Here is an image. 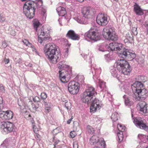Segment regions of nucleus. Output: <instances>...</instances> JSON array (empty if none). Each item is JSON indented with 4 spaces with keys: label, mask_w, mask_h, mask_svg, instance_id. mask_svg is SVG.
<instances>
[{
    "label": "nucleus",
    "mask_w": 148,
    "mask_h": 148,
    "mask_svg": "<svg viewBox=\"0 0 148 148\" xmlns=\"http://www.w3.org/2000/svg\"><path fill=\"white\" fill-rule=\"evenodd\" d=\"M46 112H49L51 111V107L50 106L46 107H45Z\"/></svg>",
    "instance_id": "nucleus-42"
},
{
    "label": "nucleus",
    "mask_w": 148,
    "mask_h": 148,
    "mask_svg": "<svg viewBox=\"0 0 148 148\" xmlns=\"http://www.w3.org/2000/svg\"><path fill=\"white\" fill-rule=\"evenodd\" d=\"M90 103H91L90 107V112H91L94 113L101 108V102L96 98L92 100Z\"/></svg>",
    "instance_id": "nucleus-13"
},
{
    "label": "nucleus",
    "mask_w": 148,
    "mask_h": 148,
    "mask_svg": "<svg viewBox=\"0 0 148 148\" xmlns=\"http://www.w3.org/2000/svg\"><path fill=\"white\" fill-rule=\"evenodd\" d=\"M30 47L32 48V50L33 51H35L36 52V50L34 46L32 45V47Z\"/></svg>",
    "instance_id": "nucleus-47"
},
{
    "label": "nucleus",
    "mask_w": 148,
    "mask_h": 148,
    "mask_svg": "<svg viewBox=\"0 0 148 148\" xmlns=\"http://www.w3.org/2000/svg\"><path fill=\"white\" fill-rule=\"evenodd\" d=\"M114 0L115 1H118V0Z\"/></svg>",
    "instance_id": "nucleus-58"
},
{
    "label": "nucleus",
    "mask_w": 148,
    "mask_h": 148,
    "mask_svg": "<svg viewBox=\"0 0 148 148\" xmlns=\"http://www.w3.org/2000/svg\"><path fill=\"white\" fill-rule=\"evenodd\" d=\"M66 36L73 40H78L79 39V36L73 30H69L66 35Z\"/></svg>",
    "instance_id": "nucleus-20"
},
{
    "label": "nucleus",
    "mask_w": 148,
    "mask_h": 148,
    "mask_svg": "<svg viewBox=\"0 0 148 148\" xmlns=\"http://www.w3.org/2000/svg\"><path fill=\"white\" fill-rule=\"evenodd\" d=\"M51 40L52 39L50 35L48 33L43 38L41 37V38H38V41L41 44L42 42L44 43L45 42H48Z\"/></svg>",
    "instance_id": "nucleus-22"
},
{
    "label": "nucleus",
    "mask_w": 148,
    "mask_h": 148,
    "mask_svg": "<svg viewBox=\"0 0 148 148\" xmlns=\"http://www.w3.org/2000/svg\"><path fill=\"white\" fill-rule=\"evenodd\" d=\"M8 46V44L5 41H4L2 42V46L3 48H5Z\"/></svg>",
    "instance_id": "nucleus-41"
},
{
    "label": "nucleus",
    "mask_w": 148,
    "mask_h": 148,
    "mask_svg": "<svg viewBox=\"0 0 148 148\" xmlns=\"http://www.w3.org/2000/svg\"><path fill=\"white\" fill-rule=\"evenodd\" d=\"M41 99L44 101L47 98V95L44 92H42L41 94Z\"/></svg>",
    "instance_id": "nucleus-38"
},
{
    "label": "nucleus",
    "mask_w": 148,
    "mask_h": 148,
    "mask_svg": "<svg viewBox=\"0 0 148 148\" xmlns=\"http://www.w3.org/2000/svg\"><path fill=\"white\" fill-rule=\"evenodd\" d=\"M102 34L105 39L108 40L116 41L117 40L118 38L115 29L112 27L104 28L103 30Z\"/></svg>",
    "instance_id": "nucleus-6"
},
{
    "label": "nucleus",
    "mask_w": 148,
    "mask_h": 148,
    "mask_svg": "<svg viewBox=\"0 0 148 148\" xmlns=\"http://www.w3.org/2000/svg\"><path fill=\"white\" fill-rule=\"evenodd\" d=\"M32 128L33 130V131L36 134L38 133L39 131V129L36 127L35 125H33L32 126Z\"/></svg>",
    "instance_id": "nucleus-36"
},
{
    "label": "nucleus",
    "mask_w": 148,
    "mask_h": 148,
    "mask_svg": "<svg viewBox=\"0 0 148 148\" xmlns=\"http://www.w3.org/2000/svg\"><path fill=\"white\" fill-rule=\"evenodd\" d=\"M119 115L116 112H114L113 113L111 116V119L114 121H116L118 120V117Z\"/></svg>",
    "instance_id": "nucleus-26"
},
{
    "label": "nucleus",
    "mask_w": 148,
    "mask_h": 148,
    "mask_svg": "<svg viewBox=\"0 0 148 148\" xmlns=\"http://www.w3.org/2000/svg\"><path fill=\"white\" fill-rule=\"evenodd\" d=\"M33 25L34 28L36 31H37V28L40 25V23L39 21L36 19H35L33 20Z\"/></svg>",
    "instance_id": "nucleus-25"
},
{
    "label": "nucleus",
    "mask_w": 148,
    "mask_h": 148,
    "mask_svg": "<svg viewBox=\"0 0 148 148\" xmlns=\"http://www.w3.org/2000/svg\"><path fill=\"white\" fill-rule=\"evenodd\" d=\"M97 94L95 89L92 86H88L84 92L82 97V100L83 102L90 103L93 98Z\"/></svg>",
    "instance_id": "nucleus-5"
},
{
    "label": "nucleus",
    "mask_w": 148,
    "mask_h": 148,
    "mask_svg": "<svg viewBox=\"0 0 148 148\" xmlns=\"http://www.w3.org/2000/svg\"><path fill=\"white\" fill-rule=\"evenodd\" d=\"M147 31H148V30Z\"/></svg>",
    "instance_id": "nucleus-64"
},
{
    "label": "nucleus",
    "mask_w": 148,
    "mask_h": 148,
    "mask_svg": "<svg viewBox=\"0 0 148 148\" xmlns=\"http://www.w3.org/2000/svg\"><path fill=\"white\" fill-rule=\"evenodd\" d=\"M133 85L136 89L134 93V98L136 101H140L144 98V96L147 93V90L143 87V84L140 82H136Z\"/></svg>",
    "instance_id": "nucleus-2"
},
{
    "label": "nucleus",
    "mask_w": 148,
    "mask_h": 148,
    "mask_svg": "<svg viewBox=\"0 0 148 148\" xmlns=\"http://www.w3.org/2000/svg\"><path fill=\"white\" fill-rule=\"evenodd\" d=\"M14 127V125L10 122H3L1 126L2 132L4 134H7L13 131Z\"/></svg>",
    "instance_id": "nucleus-10"
},
{
    "label": "nucleus",
    "mask_w": 148,
    "mask_h": 148,
    "mask_svg": "<svg viewBox=\"0 0 148 148\" xmlns=\"http://www.w3.org/2000/svg\"><path fill=\"white\" fill-rule=\"evenodd\" d=\"M4 61L5 64H7L9 62L10 60L9 59H6L5 58L4 59Z\"/></svg>",
    "instance_id": "nucleus-43"
},
{
    "label": "nucleus",
    "mask_w": 148,
    "mask_h": 148,
    "mask_svg": "<svg viewBox=\"0 0 148 148\" xmlns=\"http://www.w3.org/2000/svg\"><path fill=\"white\" fill-rule=\"evenodd\" d=\"M65 62H61L59 63L58 66V68L61 69L59 71V73L60 74V81L63 83H66L68 81V80L66 78V75L65 73L67 72L64 69L68 68V65H66L65 64Z\"/></svg>",
    "instance_id": "nucleus-7"
},
{
    "label": "nucleus",
    "mask_w": 148,
    "mask_h": 148,
    "mask_svg": "<svg viewBox=\"0 0 148 148\" xmlns=\"http://www.w3.org/2000/svg\"><path fill=\"white\" fill-rule=\"evenodd\" d=\"M69 49L68 48H67V49H66V52L67 53H68L69 52V50H68Z\"/></svg>",
    "instance_id": "nucleus-55"
},
{
    "label": "nucleus",
    "mask_w": 148,
    "mask_h": 148,
    "mask_svg": "<svg viewBox=\"0 0 148 148\" xmlns=\"http://www.w3.org/2000/svg\"><path fill=\"white\" fill-rule=\"evenodd\" d=\"M117 128L120 132H124L125 131L126 127L125 126L121 124H118L117 125Z\"/></svg>",
    "instance_id": "nucleus-28"
},
{
    "label": "nucleus",
    "mask_w": 148,
    "mask_h": 148,
    "mask_svg": "<svg viewBox=\"0 0 148 148\" xmlns=\"http://www.w3.org/2000/svg\"><path fill=\"white\" fill-rule=\"evenodd\" d=\"M63 40H64V41L66 42L67 43L66 45V46L67 47H70V46L71 45V44H68V40L66 39H63Z\"/></svg>",
    "instance_id": "nucleus-44"
},
{
    "label": "nucleus",
    "mask_w": 148,
    "mask_h": 148,
    "mask_svg": "<svg viewBox=\"0 0 148 148\" xmlns=\"http://www.w3.org/2000/svg\"><path fill=\"white\" fill-rule=\"evenodd\" d=\"M99 86L100 88H104L106 86V83L105 82L99 81Z\"/></svg>",
    "instance_id": "nucleus-37"
},
{
    "label": "nucleus",
    "mask_w": 148,
    "mask_h": 148,
    "mask_svg": "<svg viewBox=\"0 0 148 148\" xmlns=\"http://www.w3.org/2000/svg\"><path fill=\"white\" fill-rule=\"evenodd\" d=\"M35 3L33 1H28L25 3L24 5L23 11L26 16L29 18H33L35 11L34 8Z\"/></svg>",
    "instance_id": "nucleus-4"
},
{
    "label": "nucleus",
    "mask_w": 148,
    "mask_h": 148,
    "mask_svg": "<svg viewBox=\"0 0 148 148\" xmlns=\"http://www.w3.org/2000/svg\"><path fill=\"white\" fill-rule=\"evenodd\" d=\"M78 2H83L84 0H76Z\"/></svg>",
    "instance_id": "nucleus-53"
},
{
    "label": "nucleus",
    "mask_w": 148,
    "mask_h": 148,
    "mask_svg": "<svg viewBox=\"0 0 148 148\" xmlns=\"http://www.w3.org/2000/svg\"><path fill=\"white\" fill-rule=\"evenodd\" d=\"M3 99L0 97V118L3 119L9 120L12 119L13 116V112L10 110L1 111V108L3 105Z\"/></svg>",
    "instance_id": "nucleus-8"
},
{
    "label": "nucleus",
    "mask_w": 148,
    "mask_h": 148,
    "mask_svg": "<svg viewBox=\"0 0 148 148\" xmlns=\"http://www.w3.org/2000/svg\"><path fill=\"white\" fill-rule=\"evenodd\" d=\"M22 42L26 46H27L28 47H32V44L30 43L28 40L25 39H23L22 40Z\"/></svg>",
    "instance_id": "nucleus-31"
},
{
    "label": "nucleus",
    "mask_w": 148,
    "mask_h": 148,
    "mask_svg": "<svg viewBox=\"0 0 148 148\" xmlns=\"http://www.w3.org/2000/svg\"><path fill=\"white\" fill-rule=\"evenodd\" d=\"M6 20V18L5 17L2 15L1 14L0 16V21L1 23H3Z\"/></svg>",
    "instance_id": "nucleus-39"
},
{
    "label": "nucleus",
    "mask_w": 148,
    "mask_h": 148,
    "mask_svg": "<svg viewBox=\"0 0 148 148\" xmlns=\"http://www.w3.org/2000/svg\"><path fill=\"white\" fill-rule=\"evenodd\" d=\"M14 32V31H12V32Z\"/></svg>",
    "instance_id": "nucleus-61"
},
{
    "label": "nucleus",
    "mask_w": 148,
    "mask_h": 148,
    "mask_svg": "<svg viewBox=\"0 0 148 148\" xmlns=\"http://www.w3.org/2000/svg\"><path fill=\"white\" fill-rule=\"evenodd\" d=\"M81 12L83 16L85 18H89L92 16V12L89 7L84 6L83 7L81 10Z\"/></svg>",
    "instance_id": "nucleus-17"
},
{
    "label": "nucleus",
    "mask_w": 148,
    "mask_h": 148,
    "mask_svg": "<svg viewBox=\"0 0 148 148\" xmlns=\"http://www.w3.org/2000/svg\"><path fill=\"white\" fill-rule=\"evenodd\" d=\"M118 53H119L120 57L129 61L132 60L136 57L135 54L125 49L122 50V49L120 51L118 52Z\"/></svg>",
    "instance_id": "nucleus-9"
},
{
    "label": "nucleus",
    "mask_w": 148,
    "mask_h": 148,
    "mask_svg": "<svg viewBox=\"0 0 148 148\" xmlns=\"http://www.w3.org/2000/svg\"><path fill=\"white\" fill-rule=\"evenodd\" d=\"M21 60L20 58H19L18 60L17 61H16V62L18 63H21Z\"/></svg>",
    "instance_id": "nucleus-50"
},
{
    "label": "nucleus",
    "mask_w": 148,
    "mask_h": 148,
    "mask_svg": "<svg viewBox=\"0 0 148 148\" xmlns=\"http://www.w3.org/2000/svg\"><path fill=\"white\" fill-rule=\"evenodd\" d=\"M133 122L136 125L142 129L147 130L148 129V126L146 123L145 120L143 118L138 117L133 118Z\"/></svg>",
    "instance_id": "nucleus-11"
},
{
    "label": "nucleus",
    "mask_w": 148,
    "mask_h": 148,
    "mask_svg": "<svg viewBox=\"0 0 148 148\" xmlns=\"http://www.w3.org/2000/svg\"><path fill=\"white\" fill-rule=\"evenodd\" d=\"M145 27H148V24H145Z\"/></svg>",
    "instance_id": "nucleus-54"
},
{
    "label": "nucleus",
    "mask_w": 148,
    "mask_h": 148,
    "mask_svg": "<svg viewBox=\"0 0 148 148\" xmlns=\"http://www.w3.org/2000/svg\"><path fill=\"white\" fill-rule=\"evenodd\" d=\"M132 117L133 116V114H132Z\"/></svg>",
    "instance_id": "nucleus-60"
},
{
    "label": "nucleus",
    "mask_w": 148,
    "mask_h": 148,
    "mask_svg": "<svg viewBox=\"0 0 148 148\" xmlns=\"http://www.w3.org/2000/svg\"><path fill=\"white\" fill-rule=\"evenodd\" d=\"M38 3H40L41 4V5H42V2L41 0H39L38 1Z\"/></svg>",
    "instance_id": "nucleus-52"
},
{
    "label": "nucleus",
    "mask_w": 148,
    "mask_h": 148,
    "mask_svg": "<svg viewBox=\"0 0 148 148\" xmlns=\"http://www.w3.org/2000/svg\"><path fill=\"white\" fill-rule=\"evenodd\" d=\"M144 136L145 137H146V136L144 135Z\"/></svg>",
    "instance_id": "nucleus-63"
},
{
    "label": "nucleus",
    "mask_w": 148,
    "mask_h": 148,
    "mask_svg": "<svg viewBox=\"0 0 148 148\" xmlns=\"http://www.w3.org/2000/svg\"><path fill=\"white\" fill-rule=\"evenodd\" d=\"M99 142L101 148H105L106 146L105 142L103 138H100Z\"/></svg>",
    "instance_id": "nucleus-27"
},
{
    "label": "nucleus",
    "mask_w": 148,
    "mask_h": 148,
    "mask_svg": "<svg viewBox=\"0 0 148 148\" xmlns=\"http://www.w3.org/2000/svg\"><path fill=\"white\" fill-rule=\"evenodd\" d=\"M107 46L105 45H102L99 49V50L100 51L103 52L107 51Z\"/></svg>",
    "instance_id": "nucleus-34"
},
{
    "label": "nucleus",
    "mask_w": 148,
    "mask_h": 148,
    "mask_svg": "<svg viewBox=\"0 0 148 148\" xmlns=\"http://www.w3.org/2000/svg\"><path fill=\"white\" fill-rule=\"evenodd\" d=\"M56 10L59 15L60 16H64L66 13L65 8L61 6L57 8Z\"/></svg>",
    "instance_id": "nucleus-23"
},
{
    "label": "nucleus",
    "mask_w": 148,
    "mask_h": 148,
    "mask_svg": "<svg viewBox=\"0 0 148 148\" xmlns=\"http://www.w3.org/2000/svg\"><path fill=\"white\" fill-rule=\"evenodd\" d=\"M50 27H49L45 28L42 27L38 31L37 30V34L38 36V39L41 38L42 36H44L46 34L49 33L51 30Z\"/></svg>",
    "instance_id": "nucleus-19"
},
{
    "label": "nucleus",
    "mask_w": 148,
    "mask_h": 148,
    "mask_svg": "<svg viewBox=\"0 0 148 148\" xmlns=\"http://www.w3.org/2000/svg\"><path fill=\"white\" fill-rule=\"evenodd\" d=\"M121 133L120 132H118L117 133V136L118 138V140L119 142H121L123 139V135L122 132Z\"/></svg>",
    "instance_id": "nucleus-32"
},
{
    "label": "nucleus",
    "mask_w": 148,
    "mask_h": 148,
    "mask_svg": "<svg viewBox=\"0 0 148 148\" xmlns=\"http://www.w3.org/2000/svg\"><path fill=\"white\" fill-rule=\"evenodd\" d=\"M31 121L32 123V126H33V125H35V123H34V120L33 119H32L31 120Z\"/></svg>",
    "instance_id": "nucleus-49"
},
{
    "label": "nucleus",
    "mask_w": 148,
    "mask_h": 148,
    "mask_svg": "<svg viewBox=\"0 0 148 148\" xmlns=\"http://www.w3.org/2000/svg\"><path fill=\"white\" fill-rule=\"evenodd\" d=\"M28 116H29V117H31V115L29 114V115Z\"/></svg>",
    "instance_id": "nucleus-57"
},
{
    "label": "nucleus",
    "mask_w": 148,
    "mask_h": 148,
    "mask_svg": "<svg viewBox=\"0 0 148 148\" xmlns=\"http://www.w3.org/2000/svg\"><path fill=\"white\" fill-rule=\"evenodd\" d=\"M77 135V134L75 131H73L71 132L70 133V136L71 138H74Z\"/></svg>",
    "instance_id": "nucleus-35"
},
{
    "label": "nucleus",
    "mask_w": 148,
    "mask_h": 148,
    "mask_svg": "<svg viewBox=\"0 0 148 148\" xmlns=\"http://www.w3.org/2000/svg\"><path fill=\"white\" fill-rule=\"evenodd\" d=\"M116 66L117 69L119 71H121L124 75L129 74L132 70L128 62L124 59L118 60L116 62Z\"/></svg>",
    "instance_id": "nucleus-3"
},
{
    "label": "nucleus",
    "mask_w": 148,
    "mask_h": 148,
    "mask_svg": "<svg viewBox=\"0 0 148 148\" xmlns=\"http://www.w3.org/2000/svg\"><path fill=\"white\" fill-rule=\"evenodd\" d=\"M146 148H148V146L146 147Z\"/></svg>",
    "instance_id": "nucleus-62"
},
{
    "label": "nucleus",
    "mask_w": 148,
    "mask_h": 148,
    "mask_svg": "<svg viewBox=\"0 0 148 148\" xmlns=\"http://www.w3.org/2000/svg\"><path fill=\"white\" fill-rule=\"evenodd\" d=\"M123 98L125 99V105L127 106H130L131 104V102L127 96L124 95L123 96Z\"/></svg>",
    "instance_id": "nucleus-29"
},
{
    "label": "nucleus",
    "mask_w": 148,
    "mask_h": 148,
    "mask_svg": "<svg viewBox=\"0 0 148 148\" xmlns=\"http://www.w3.org/2000/svg\"><path fill=\"white\" fill-rule=\"evenodd\" d=\"M108 50L109 51H116L119 52L122 49V45L117 42H112L109 44V46L106 45Z\"/></svg>",
    "instance_id": "nucleus-15"
},
{
    "label": "nucleus",
    "mask_w": 148,
    "mask_h": 148,
    "mask_svg": "<svg viewBox=\"0 0 148 148\" xmlns=\"http://www.w3.org/2000/svg\"><path fill=\"white\" fill-rule=\"evenodd\" d=\"M140 112L142 114L145 115H148V105L144 101L141 102L139 104Z\"/></svg>",
    "instance_id": "nucleus-18"
},
{
    "label": "nucleus",
    "mask_w": 148,
    "mask_h": 148,
    "mask_svg": "<svg viewBox=\"0 0 148 148\" xmlns=\"http://www.w3.org/2000/svg\"><path fill=\"white\" fill-rule=\"evenodd\" d=\"M79 90V85L78 82L74 81L69 82V84L68 90L72 94L75 95L77 93Z\"/></svg>",
    "instance_id": "nucleus-12"
},
{
    "label": "nucleus",
    "mask_w": 148,
    "mask_h": 148,
    "mask_svg": "<svg viewBox=\"0 0 148 148\" xmlns=\"http://www.w3.org/2000/svg\"><path fill=\"white\" fill-rule=\"evenodd\" d=\"M73 119V116H72L70 119H69L67 121V123L68 124H70L71 122L72 119Z\"/></svg>",
    "instance_id": "nucleus-46"
},
{
    "label": "nucleus",
    "mask_w": 148,
    "mask_h": 148,
    "mask_svg": "<svg viewBox=\"0 0 148 148\" xmlns=\"http://www.w3.org/2000/svg\"><path fill=\"white\" fill-rule=\"evenodd\" d=\"M33 100L35 102H38L40 101V99L38 96H36L33 98Z\"/></svg>",
    "instance_id": "nucleus-40"
},
{
    "label": "nucleus",
    "mask_w": 148,
    "mask_h": 148,
    "mask_svg": "<svg viewBox=\"0 0 148 148\" xmlns=\"http://www.w3.org/2000/svg\"><path fill=\"white\" fill-rule=\"evenodd\" d=\"M138 80L139 81L136 82H140L142 83V82H144L146 81V77L143 76H140L138 77Z\"/></svg>",
    "instance_id": "nucleus-33"
},
{
    "label": "nucleus",
    "mask_w": 148,
    "mask_h": 148,
    "mask_svg": "<svg viewBox=\"0 0 148 148\" xmlns=\"http://www.w3.org/2000/svg\"><path fill=\"white\" fill-rule=\"evenodd\" d=\"M87 129L88 132L90 134H92L94 133L95 131L94 128L90 126H87Z\"/></svg>",
    "instance_id": "nucleus-30"
},
{
    "label": "nucleus",
    "mask_w": 148,
    "mask_h": 148,
    "mask_svg": "<svg viewBox=\"0 0 148 148\" xmlns=\"http://www.w3.org/2000/svg\"><path fill=\"white\" fill-rule=\"evenodd\" d=\"M32 106L33 110H34V111H36L37 109L38 108V106H35L34 104L33 105L32 104Z\"/></svg>",
    "instance_id": "nucleus-45"
},
{
    "label": "nucleus",
    "mask_w": 148,
    "mask_h": 148,
    "mask_svg": "<svg viewBox=\"0 0 148 148\" xmlns=\"http://www.w3.org/2000/svg\"><path fill=\"white\" fill-rule=\"evenodd\" d=\"M44 51L53 64L56 63L60 57V54L57 52V46L54 43H49L46 44L44 47Z\"/></svg>",
    "instance_id": "nucleus-1"
},
{
    "label": "nucleus",
    "mask_w": 148,
    "mask_h": 148,
    "mask_svg": "<svg viewBox=\"0 0 148 148\" xmlns=\"http://www.w3.org/2000/svg\"><path fill=\"white\" fill-rule=\"evenodd\" d=\"M55 137V136H54V137H53V142H54V141H54Z\"/></svg>",
    "instance_id": "nucleus-56"
},
{
    "label": "nucleus",
    "mask_w": 148,
    "mask_h": 148,
    "mask_svg": "<svg viewBox=\"0 0 148 148\" xmlns=\"http://www.w3.org/2000/svg\"><path fill=\"white\" fill-rule=\"evenodd\" d=\"M134 11L138 15L141 16L144 14L143 10L136 3H135L134 5Z\"/></svg>",
    "instance_id": "nucleus-21"
},
{
    "label": "nucleus",
    "mask_w": 148,
    "mask_h": 148,
    "mask_svg": "<svg viewBox=\"0 0 148 148\" xmlns=\"http://www.w3.org/2000/svg\"><path fill=\"white\" fill-rule=\"evenodd\" d=\"M59 142V140H58L56 141V142L55 143L54 147L53 148H55V147H56L55 145H56L58 144V143Z\"/></svg>",
    "instance_id": "nucleus-51"
},
{
    "label": "nucleus",
    "mask_w": 148,
    "mask_h": 148,
    "mask_svg": "<svg viewBox=\"0 0 148 148\" xmlns=\"http://www.w3.org/2000/svg\"><path fill=\"white\" fill-rule=\"evenodd\" d=\"M86 36L91 40L95 41L100 39V34L97 31H89L86 33Z\"/></svg>",
    "instance_id": "nucleus-16"
},
{
    "label": "nucleus",
    "mask_w": 148,
    "mask_h": 148,
    "mask_svg": "<svg viewBox=\"0 0 148 148\" xmlns=\"http://www.w3.org/2000/svg\"><path fill=\"white\" fill-rule=\"evenodd\" d=\"M99 141V139L98 138L97 136L94 135L90 138V143L91 145H94L98 143Z\"/></svg>",
    "instance_id": "nucleus-24"
},
{
    "label": "nucleus",
    "mask_w": 148,
    "mask_h": 148,
    "mask_svg": "<svg viewBox=\"0 0 148 148\" xmlns=\"http://www.w3.org/2000/svg\"><path fill=\"white\" fill-rule=\"evenodd\" d=\"M147 139L148 140V136H147Z\"/></svg>",
    "instance_id": "nucleus-59"
},
{
    "label": "nucleus",
    "mask_w": 148,
    "mask_h": 148,
    "mask_svg": "<svg viewBox=\"0 0 148 148\" xmlns=\"http://www.w3.org/2000/svg\"><path fill=\"white\" fill-rule=\"evenodd\" d=\"M44 105L45 106V107H48L50 106L48 105V104L46 102L44 101Z\"/></svg>",
    "instance_id": "nucleus-48"
},
{
    "label": "nucleus",
    "mask_w": 148,
    "mask_h": 148,
    "mask_svg": "<svg viewBox=\"0 0 148 148\" xmlns=\"http://www.w3.org/2000/svg\"><path fill=\"white\" fill-rule=\"evenodd\" d=\"M97 23L101 26H105L108 23L107 15L103 14H99L97 17Z\"/></svg>",
    "instance_id": "nucleus-14"
}]
</instances>
